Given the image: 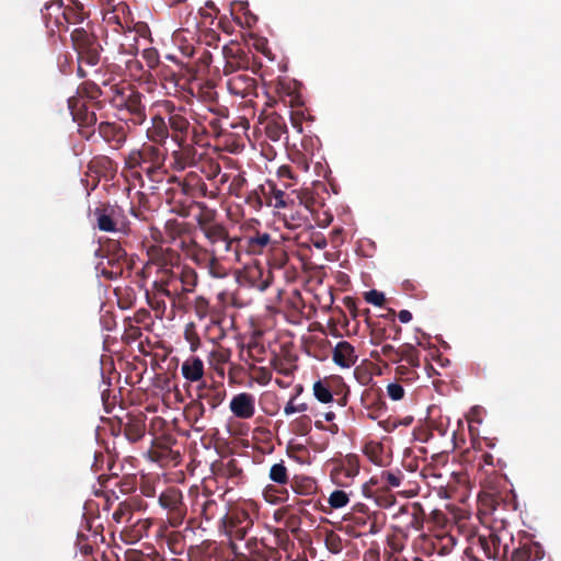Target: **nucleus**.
I'll return each instance as SVG.
<instances>
[{
    "mask_svg": "<svg viewBox=\"0 0 561 561\" xmlns=\"http://www.w3.org/2000/svg\"><path fill=\"white\" fill-rule=\"evenodd\" d=\"M296 194V198L299 203V205H304L306 208H310V198L308 196V193L307 192H302V191H295L294 192Z\"/></svg>",
    "mask_w": 561,
    "mask_h": 561,
    "instance_id": "13",
    "label": "nucleus"
},
{
    "mask_svg": "<svg viewBox=\"0 0 561 561\" xmlns=\"http://www.w3.org/2000/svg\"><path fill=\"white\" fill-rule=\"evenodd\" d=\"M231 412L239 419H251L255 412V399L252 394L242 392L230 401Z\"/></svg>",
    "mask_w": 561,
    "mask_h": 561,
    "instance_id": "1",
    "label": "nucleus"
},
{
    "mask_svg": "<svg viewBox=\"0 0 561 561\" xmlns=\"http://www.w3.org/2000/svg\"><path fill=\"white\" fill-rule=\"evenodd\" d=\"M324 417L327 421H331V420H333L334 414L332 412H329V413H325Z\"/></svg>",
    "mask_w": 561,
    "mask_h": 561,
    "instance_id": "20",
    "label": "nucleus"
},
{
    "mask_svg": "<svg viewBox=\"0 0 561 561\" xmlns=\"http://www.w3.org/2000/svg\"><path fill=\"white\" fill-rule=\"evenodd\" d=\"M383 355L388 356L391 352H393V347L391 345H385L381 348Z\"/></svg>",
    "mask_w": 561,
    "mask_h": 561,
    "instance_id": "19",
    "label": "nucleus"
},
{
    "mask_svg": "<svg viewBox=\"0 0 561 561\" xmlns=\"http://www.w3.org/2000/svg\"><path fill=\"white\" fill-rule=\"evenodd\" d=\"M274 198L276 201L275 207L276 208H285L288 205L294 204V201L287 202L284 199V192L283 191H276L274 192Z\"/></svg>",
    "mask_w": 561,
    "mask_h": 561,
    "instance_id": "12",
    "label": "nucleus"
},
{
    "mask_svg": "<svg viewBox=\"0 0 561 561\" xmlns=\"http://www.w3.org/2000/svg\"><path fill=\"white\" fill-rule=\"evenodd\" d=\"M206 236L211 242L224 241L227 239L226 230L220 226H211L206 229Z\"/></svg>",
    "mask_w": 561,
    "mask_h": 561,
    "instance_id": "9",
    "label": "nucleus"
},
{
    "mask_svg": "<svg viewBox=\"0 0 561 561\" xmlns=\"http://www.w3.org/2000/svg\"><path fill=\"white\" fill-rule=\"evenodd\" d=\"M365 299L367 302L381 307L385 304V295L376 289L369 290L365 294Z\"/></svg>",
    "mask_w": 561,
    "mask_h": 561,
    "instance_id": "10",
    "label": "nucleus"
},
{
    "mask_svg": "<svg viewBox=\"0 0 561 561\" xmlns=\"http://www.w3.org/2000/svg\"><path fill=\"white\" fill-rule=\"evenodd\" d=\"M348 495L342 490H336L332 492L329 497V504L333 508L344 507L348 503Z\"/></svg>",
    "mask_w": 561,
    "mask_h": 561,
    "instance_id": "8",
    "label": "nucleus"
},
{
    "mask_svg": "<svg viewBox=\"0 0 561 561\" xmlns=\"http://www.w3.org/2000/svg\"><path fill=\"white\" fill-rule=\"evenodd\" d=\"M71 39L79 55L87 54L91 62H94L96 46L93 38L83 28H76L71 33Z\"/></svg>",
    "mask_w": 561,
    "mask_h": 561,
    "instance_id": "2",
    "label": "nucleus"
},
{
    "mask_svg": "<svg viewBox=\"0 0 561 561\" xmlns=\"http://www.w3.org/2000/svg\"><path fill=\"white\" fill-rule=\"evenodd\" d=\"M182 374L185 379L190 381H198L204 375V364L198 357H192L186 359L182 364Z\"/></svg>",
    "mask_w": 561,
    "mask_h": 561,
    "instance_id": "5",
    "label": "nucleus"
},
{
    "mask_svg": "<svg viewBox=\"0 0 561 561\" xmlns=\"http://www.w3.org/2000/svg\"><path fill=\"white\" fill-rule=\"evenodd\" d=\"M304 410H305V407H304V405H301V407H296V405L293 403V401H289V402L287 403V405L285 407L284 412H285V414H286V415H290V414H293V413L301 412V411H304Z\"/></svg>",
    "mask_w": 561,
    "mask_h": 561,
    "instance_id": "14",
    "label": "nucleus"
},
{
    "mask_svg": "<svg viewBox=\"0 0 561 561\" xmlns=\"http://www.w3.org/2000/svg\"><path fill=\"white\" fill-rule=\"evenodd\" d=\"M313 394L322 403H329L333 400L331 390L322 381L314 382Z\"/></svg>",
    "mask_w": 561,
    "mask_h": 561,
    "instance_id": "7",
    "label": "nucleus"
},
{
    "mask_svg": "<svg viewBox=\"0 0 561 561\" xmlns=\"http://www.w3.org/2000/svg\"><path fill=\"white\" fill-rule=\"evenodd\" d=\"M333 360L342 368H350L357 360L354 347L345 341L337 343L333 352Z\"/></svg>",
    "mask_w": 561,
    "mask_h": 561,
    "instance_id": "4",
    "label": "nucleus"
},
{
    "mask_svg": "<svg viewBox=\"0 0 561 561\" xmlns=\"http://www.w3.org/2000/svg\"><path fill=\"white\" fill-rule=\"evenodd\" d=\"M387 392L392 400H400L404 396V389L399 383H389Z\"/></svg>",
    "mask_w": 561,
    "mask_h": 561,
    "instance_id": "11",
    "label": "nucleus"
},
{
    "mask_svg": "<svg viewBox=\"0 0 561 561\" xmlns=\"http://www.w3.org/2000/svg\"><path fill=\"white\" fill-rule=\"evenodd\" d=\"M398 318L399 320L402 322V323H408L411 321L412 319V314L410 311L408 310H401L399 313H398Z\"/></svg>",
    "mask_w": 561,
    "mask_h": 561,
    "instance_id": "16",
    "label": "nucleus"
},
{
    "mask_svg": "<svg viewBox=\"0 0 561 561\" xmlns=\"http://www.w3.org/2000/svg\"><path fill=\"white\" fill-rule=\"evenodd\" d=\"M270 242V236L268 234H262L257 238L253 239V243L259 244L260 247H265Z\"/></svg>",
    "mask_w": 561,
    "mask_h": 561,
    "instance_id": "17",
    "label": "nucleus"
},
{
    "mask_svg": "<svg viewBox=\"0 0 561 561\" xmlns=\"http://www.w3.org/2000/svg\"><path fill=\"white\" fill-rule=\"evenodd\" d=\"M270 479L276 483L285 484L288 481L287 469L283 462L275 463L270 470Z\"/></svg>",
    "mask_w": 561,
    "mask_h": 561,
    "instance_id": "6",
    "label": "nucleus"
},
{
    "mask_svg": "<svg viewBox=\"0 0 561 561\" xmlns=\"http://www.w3.org/2000/svg\"><path fill=\"white\" fill-rule=\"evenodd\" d=\"M385 479L386 481L391 485V486H399L400 485V479L393 474V473H390V472H387L385 474Z\"/></svg>",
    "mask_w": 561,
    "mask_h": 561,
    "instance_id": "15",
    "label": "nucleus"
},
{
    "mask_svg": "<svg viewBox=\"0 0 561 561\" xmlns=\"http://www.w3.org/2000/svg\"><path fill=\"white\" fill-rule=\"evenodd\" d=\"M259 373H260V377H257V380L261 383H266L271 378L268 373L264 368H259Z\"/></svg>",
    "mask_w": 561,
    "mask_h": 561,
    "instance_id": "18",
    "label": "nucleus"
},
{
    "mask_svg": "<svg viewBox=\"0 0 561 561\" xmlns=\"http://www.w3.org/2000/svg\"><path fill=\"white\" fill-rule=\"evenodd\" d=\"M98 228L105 232H113L116 230L118 209L114 206H104L96 208L94 211Z\"/></svg>",
    "mask_w": 561,
    "mask_h": 561,
    "instance_id": "3",
    "label": "nucleus"
}]
</instances>
